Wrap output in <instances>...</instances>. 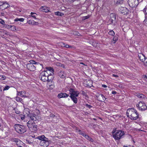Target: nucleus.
Masks as SVG:
<instances>
[{"mask_svg": "<svg viewBox=\"0 0 147 147\" xmlns=\"http://www.w3.org/2000/svg\"><path fill=\"white\" fill-rule=\"evenodd\" d=\"M55 14L56 15L60 16H62L63 15V13H61L59 11L55 12Z\"/></svg>", "mask_w": 147, "mask_h": 147, "instance_id": "7c9ffc66", "label": "nucleus"}, {"mask_svg": "<svg viewBox=\"0 0 147 147\" xmlns=\"http://www.w3.org/2000/svg\"><path fill=\"white\" fill-rule=\"evenodd\" d=\"M30 63H32V64L33 65L34 64H36V63L35 62V61H34V60H30Z\"/></svg>", "mask_w": 147, "mask_h": 147, "instance_id": "a18cd8bd", "label": "nucleus"}, {"mask_svg": "<svg viewBox=\"0 0 147 147\" xmlns=\"http://www.w3.org/2000/svg\"><path fill=\"white\" fill-rule=\"evenodd\" d=\"M143 11L145 12V16L147 17V7L144 9Z\"/></svg>", "mask_w": 147, "mask_h": 147, "instance_id": "a19ab883", "label": "nucleus"}, {"mask_svg": "<svg viewBox=\"0 0 147 147\" xmlns=\"http://www.w3.org/2000/svg\"><path fill=\"white\" fill-rule=\"evenodd\" d=\"M26 142L27 144H33L32 142V141H30L29 140H26Z\"/></svg>", "mask_w": 147, "mask_h": 147, "instance_id": "58836bf2", "label": "nucleus"}, {"mask_svg": "<svg viewBox=\"0 0 147 147\" xmlns=\"http://www.w3.org/2000/svg\"><path fill=\"white\" fill-rule=\"evenodd\" d=\"M39 78L42 81L48 82L51 81L53 78L50 76L47 72L45 71V70L41 72L40 74Z\"/></svg>", "mask_w": 147, "mask_h": 147, "instance_id": "7ed1b4c3", "label": "nucleus"}, {"mask_svg": "<svg viewBox=\"0 0 147 147\" xmlns=\"http://www.w3.org/2000/svg\"><path fill=\"white\" fill-rule=\"evenodd\" d=\"M72 47L71 46L68 45H67V44H66L65 46V47L66 48H71Z\"/></svg>", "mask_w": 147, "mask_h": 147, "instance_id": "603ef678", "label": "nucleus"}, {"mask_svg": "<svg viewBox=\"0 0 147 147\" xmlns=\"http://www.w3.org/2000/svg\"><path fill=\"white\" fill-rule=\"evenodd\" d=\"M63 98H67L69 96V95L65 93H62Z\"/></svg>", "mask_w": 147, "mask_h": 147, "instance_id": "72a5a7b5", "label": "nucleus"}, {"mask_svg": "<svg viewBox=\"0 0 147 147\" xmlns=\"http://www.w3.org/2000/svg\"><path fill=\"white\" fill-rule=\"evenodd\" d=\"M36 16L37 15H36L35 14H34L30 16H29L32 17H33L34 18V19H36Z\"/></svg>", "mask_w": 147, "mask_h": 147, "instance_id": "de8ad7c7", "label": "nucleus"}, {"mask_svg": "<svg viewBox=\"0 0 147 147\" xmlns=\"http://www.w3.org/2000/svg\"><path fill=\"white\" fill-rule=\"evenodd\" d=\"M6 77L4 75H1L0 76V79H1L3 80H5Z\"/></svg>", "mask_w": 147, "mask_h": 147, "instance_id": "ea45409f", "label": "nucleus"}, {"mask_svg": "<svg viewBox=\"0 0 147 147\" xmlns=\"http://www.w3.org/2000/svg\"><path fill=\"white\" fill-rule=\"evenodd\" d=\"M76 130H77L78 131V132L80 135H82V136L83 137H84L85 136V135L86 134H85L83 132L81 131V130L79 129L78 130L77 129H76Z\"/></svg>", "mask_w": 147, "mask_h": 147, "instance_id": "c756f323", "label": "nucleus"}, {"mask_svg": "<svg viewBox=\"0 0 147 147\" xmlns=\"http://www.w3.org/2000/svg\"><path fill=\"white\" fill-rule=\"evenodd\" d=\"M47 70H45L46 72H47L50 76L53 78V75L54 74L53 72L54 70L51 67H48L47 68Z\"/></svg>", "mask_w": 147, "mask_h": 147, "instance_id": "f8f14e48", "label": "nucleus"}, {"mask_svg": "<svg viewBox=\"0 0 147 147\" xmlns=\"http://www.w3.org/2000/svg\"><path fill=\"white\" fill-rule=\"evenodd\" d=\"M70 1L73 2L74 0H69Z\"/></svg>", "mask_w": 147, "mask_h": 147, "instance_id": "774afa93", "label": "nucleus"}, {"mask_svg": "<svg viewBox=\"0 0 147 147\" xmlns=\"http://www.w3.org/2000/svg\"><path fill=\"white\" fill-rule=\"evenodd\" d=\"M90 16L89 15L84 16L83 17V19L84 20H85L88 18H89Z\"/></svg>", "mask_w": 147, "mask_h": 147, "instance_id": "49530a36", "label": "nucleus"}, {"mask_svg": "<svg viewBox=\"0 0 147 147\" xmlns=\"http://www.w3.org/2000/svg\"><path fill=\"white\" fill-rule=\"evenodd\" d=\"M58 75L61 78H64L67 76V74L64 71H61L58 73Z\"/></svg>", "mask_w": 147, "mask_h": 147, "instance_id": "2eb2a0df", "label": "nucleus"}, {"mask_svg": "<svg viewBox=\"0 0 147 147\" xmlns=\"http://www.w3.org/2000/svg\"><path fill=\"white\" fill-rule=\"evenodd\" d=\"M27 126L30 130L33 131H36L37 130V126L34 121H29L27 123Z\"/></svg>", "mask_w": 147, "mask_h": 147, "instance_id": "39448f33", "label": "nucleus"}, {"mask_svg": "<svg viewBox=\"0 0 147 147\" xmlns=\"http://www.w3.org/2000/svg\"><path fill=\"white\" fill-rule=\"evenodd\" d=\"M138 57L140 60L142 62H145V59H146V58L144 55L142 53H140L138 54Z\"/></svg>", "mask_w": 147, "mask_h": 147, "instance_id": "dca6fc26", "label": "nucleus"}, {"mask_svg": "<svg viewBox=\"0 0 147 147\" xmlns=\"http://www.w3.org/2000/svg\"><path fill=\"white\" fill-rule=\"evenodd\" d=\"M0 90L2 91V87L0 86Z\"/></svg>", "mask_w": 147, "mask_h": 147, "instance_id": "0e129e2a", "label": "nucleus"}, {"mask_svg": "<svg viewBox=\"0 0 147 147\" xmlns=\"http://www.w3.org/2000/svg\"><path fill=\"white\" fill-rule=\"evenodd\" d=\"M24 19L23 18H16L14 19V21L15 22H17L16 23V24H18L20 25L21 24V23H19V22H18V21H19L21 22H23L24 21Z\"/></svg>", "mask_w": 147, "mask_h": 147, "instance_id": "a211bd4d", "label": "nucleus"}, {"mask_svg": "<svg viewBox=\"0 0 147 147\" xmlns=\"http://www.w3.org/2000/svg\"><path fill=\"white\" fill-rule=\"evenodd\" d=\"M30 14L31 15H32L34 14H35L36 15H37V14L36 13H35L31 12L30 13Z\"/></svg>", "mask_w": 147, "mask_h": 147, "instance_id": "052dcab7", "label": "nucleus"}, {"mask_svg": "<svg viewBox=\"0 0 147 147\" xmlns=\"http://www.w3.org/2000/svg\"><path fill=\"white\" fill-rule=\"evenodd\" d=\"M26 67L30 71H34L36 69V67L32 63H28L26 65Z\"/></svg>", "mask_w": 147, "mask_h": 147, "instance_id": "ddd939ff", "label": "nucleus"}, {"mask_svg": "<svg viewBox=\"0 0 147 147\" xmlns=\"http://www.w3.org/2000/svg\"><path fill=\"white\" fill-rule=\"evenodd\" d=\"M145 62H144V65L146 66H147V58H146V59H145Z\"/></svg>", "mask_w": 147, "mask_h": 147, "instance_id": "3c124183", "label": "nucleus"}, {"mask_svg": "<svg viewBox=\"0 0 147 147\" xmlns=\"http://www.w3.org/2000/svg\"><path fill=\"white\" fill-rule=\"evenodd\" d=\"M61 46L63 47H65L66 44L63 42H61L60 43Z\"/></svg>", "mask_w": 147, "mask_h": 147, "instance_id": "8fccbe9b", "label": "nucleus"}, {"mask_svg": "<svg viewBox=\"0 0 147 147\" xmlns=\"http://www.w3.org/2000/svg\"><path fill=\"white\" fill-rule=\"evenodd\" d=\"M40 9L41 11L45 12H48L49 11V10L48 9L46 6H42L41 7Z\"/></svg>", "mask_w": 147, "mask_h": 147, "instance_id": "412c9836", "label": "nucleus"}, {"mask_svg": "<svg viewBox=\"0 0 147 147\" xmlns=\"http://www.w3.org/2000/svg\"><path fill=\"white\" fill-rule=\"evenodd\" d=\"M115 3L117 4H122L123 2V0H115Z\"/></svg>", "mask_w": 147, "mask_h": 147, "instance_id": "c85d7f7f", "label": "nucleus"}, {"mask_svg": "<svg viewBox=\"0 0 147 147\" xmlns=\"http://www.w3.org/2000/svg\"><path fill=\"white\" fill-rule=\"evenodd\" d=\"M0 23L1 24L3 25L5 24V22L4 21L1 19H0Z\"/></svg>", "mask_w": 147, "mask_h": 147, "instance_id": "37998d69", "label": "nucleus"}, {"mask_svg": "<svg viewBox=\"0 0 147 147\" xmlns=\"http://www.w3.org/2000/svg\"><path fill=\"white\" fill-rule=\"evenodd\" d=\"M58 97L59 98H63L62 93L59 94L58 95Z\"/></svg>", "mask_w": 147, "mask_h": 147, "instance_id": "c03bdc74", "label": "nucleus"}, {"mask_svg": "<svg viewBox=\"0 0 147 147\" xmlns=\"http://www.w3.org/2000/svg\"><path fill=\"white\" fill-rule=\"evenodd\" d=\"M137 96L140 98H142L145 97V96L141 94H139L137 95Z\"/></svg>", "mask_w": 147, "mask_h": 147, "instance_id": "473e14b6", "label": "nucleus"}, {"mask_svg": "<svg viewBox=\"0 0 147 147\" xmlns=\"http://www.w3.org/2000/svg\"><path fill=\"white\" fill-rule=\"evenodd\" d=\"M37 138L41 141H42L45 139L47 140L48 138L45 137L44 135H42L38 136Z\"/></svg>", "mask_w": 147, "mask_h": 147, "instance_id": "aec40b11", "label": "nucleus"}, {"mask_svg": "<svg viewBox=\"0 0 147 147\" xmlns=\"http://www.w3.org/2000/svg\"><path fill=\"white\" fill-rule=\"evenodd\" d=\"M14 128L16 131L19 134L24 133L26 131L25 126L20 124L15 125Z\"/></svg>", "mask_w": 147, "mask_h": 147, "instance_id": "20e7f679", "label": "nucleus"}, {"mask_svg": "<svg viewBox=\"0 0 147 147\" xmlns=\"http://www.w3.org/2000/svg\"><path fill=\"white\" fill-rule=\"evenodd\" d=\"M27 23L29 24H31L32 25H36V24H37V22H36L34 20H29L28 21Z\"/></svg>", "mask_w": 147, "mask_h": 147, "instance_id": "393cba45", "label": "nucleus"}, {"mask_svg": "<svg viewBox=\"0 0 147 147\" xmlns=\"http://www.w3.org/2000/svg\"><path fill=\"white\" fill-rule=\"evenodd\" d=\"M117 93V92L115 91H113L112 92V93L113 94H116Z\"/></svg>", "mask_w": 147, "mask_h": 147, "instance_id": "6e6d98bb", "label": "nucleus"}, {"mask_svg": "<svg viewBox=\"0 0 147 147\" xmlns=\"http://www.w3.org/2000/svg\"><path fill=\"white\" fill-rule=\"evenodd\" d=\"M109 35H111L112 36H113L115 35V32H114L112 30L110 31L109 32Z\"/></svg>", "mask_w": 147, "mask_h": 147, "instance_id": "f704fd0d", "label": "nucleus"}, {"mask_svg": "<svg viewBox=\"0 0 147 147\" xmlns=\"http://www.w3.org/2000/svg\"><path fill=\"white\" fill-rule=\"evenodd\" d=\"M143 78H144V80H145L146 81H147V77L146 76H143Z\"/></svg>", "mask_w": 147, "mask_h": 147, "instance_id": "5fc2aeb1", "label": "nucleus"}, {"mask_svg": "<svg viewBox=\"0 0 147 147\" xmlns=\"http://www.w3.org/2000/svg\"><path fill=\"white\" fill-rule=\"evenodd\" d=\"M15 99L17 101L21 102L23 104V101L21 98L18 96H16L15 98Z\"/></svg>", "mask_w": 147, "mask_h": 147, "instance_id": "cd10ccee", "label": "nucleus"}, {"mask_svg": "<svg viewBox=\"0 0 147 147\" xmlns=\"http://www.w3.org/2000/svg\"><path fill=\"white\" fill-rule=\"evenodd\" d=\"M20 117L21 119L22 120H24L25 119V115H23L22 114H20Z\"/></svg>", "mask_w": 147, "mask_h": 147, "instance_id": "e433bc0d", "label": "nucleus"}, {"mask_svg": "<svg viewBox=\"0 0 147 147\" xmlns=\"http://www.w3.org/2000/svg\"><path fill=\"white\" fill-rule=\"evenodd\" d=\"M24 114L25 113L27 115V116H28V115L29 114H31V113H30L29 111V110L28 109H25L23 111Z\"/></svg>", "mask_w": 147, "mask_h": 147, "instance_id": "bb28decb", "label": "nucleus"}, {"mask_svg": "<svg viewBox=\"0 0 147 147\" xmlns=\"http://www.w3.org/2000/svg\"><path fill=\"white\" fill-rule=\"evenodd\" d=\"M119 11L121 13L125 15L127 13L128 10L126 7H121L119 8Z\"/></svg>", "mask_w": 147, "mask_h": 147, "instance_id": "4468645a", "label": "nucleus"}, {"mask_svg": "<svg viewBox=\"0 0 147 147\" xmlns=\"http://www.w3.org/2000/svg\"><path fill=\"white\" fill-rule=\"evenodd\" d=\"M11 29L12 30L15 31H16V27L15 26H13L11 27Z\"/></svg>", "mask_w": 147, "mask_h": 147, "instance_id": "c9c22d12", "label": "nucleus"}, {"mask_svg": "<svg viewBox=\"0 0 147 147\" xmlns=\"http://www.w3.org/2000/svg\"><path fill=\"white\" fill-rule=\"evenodd\" d=\"M17 95L22 97L24 94H25L26 92L24 91H18L17 90Z\"/></svg>", "mask_w": 147, "mask_h": 147, "instance_id": "6ab92c4d", "label": "nucleus"}, {"mask_svg": "<svg viewBox=\"0 0 147 147\" xmlns=\"http://www.w3.org/2000/svg\"><path fill=\"white\" fill-rule=\"evenodd\" d=\"M55 117V116L53 114H51L50 115V117L54 118Z\"/></svg>", "mask_w": 147, "mask_h": 147, "instance_id": "864d4df0", "label": "nucleus"}, {"mask_svg": "<svg viewBox=\"0 0 147 147\" xmlns=\"http://www.w3.org/2000/svg\"><path fill=\"white\" fill-rule=\"evenodd\" d=\"M118 40V37L117 36H114L113 38V43H115L116 41Z\"/></svg>", "mask_w": 147, "mask_h": 147, "instance_id": "2f4dec72", "label": "nucleus"}, {"mask_svg": "<svg viewBox=\"0 0 147 147\" xmlns=\"http://www.w3.org/2000/svg\"><path fill=\"white\" fill-rule=\"evenodd\" d=\"M86 106L87 107H88L89 109H91L92 107V106H91V105L88 104H86Z\"/></svg>", "mask_w": 147, "mask_h": 147, "instance_id": "09e8293b", "label": "nucleus"}, {"mask_svg": "<svg viewBox=\"0 0 147 147\" xmlns=\"http://www.w3.org/2000/svg\"><path fill=\"white\" fill-rule=\"evenodd\" d=\"M114 22H115L114 21H113L111 20V19L110 18L109 19V20H108L107 22L109 23V24H111L113 23Z\"/></svg>", "mask_w": 147, "mask_h": 147, "instance_id": "79ce46f5", "label": "nucleus"}, {"mask_svg": "<svg viewBox=\"0 0 147 147\" xmlns=\"http://www.w3.org/2000/svg\"><path fill=\"white\" fill-rule=\"evenodd\" d=\"M126 114L127 116L132 120H136L139 117V115L137 111L134 108L128 109Z\"/></svg>", "mask_w": 147, "mask_h": 147, "instance_id": "f257e3e1", "label": "nucleus"}, {"mask_svg": "<svg viewBox=\"0 0 147 147\" xmlns=\"http://www.w3.org/2000/svg\"><path fill=\"white\" fill-rule=\"evenodd\" d=\"M12 141L15 142L18 147H26L25 144L18 139H13Z\"/></svg>", "mask_w": 147, "mask_h": 147, "instance_id": "6e6552de", "label": "nucleus"}, {"mask_svg": "<svg viewBox=\"0 0 147 147\" xmlns=\"http://www.w3.org/2000/svg\"><path fill=\"white\" fill-rule=\"evenodd\" d=\"M98 98L99 100L101 102H103L106 99L105 96L102 94L99 95Z\"/></svg>", "mask_w": 147, "mask_h": 147, "instance_id": "f3484780", "label": "nucleus"}, {"mask_svg": "<svg viewBox=\"0 0 147 147\" xmlns=\"http://www.w3.org/2000/svg\"><path fill=\"white\" fill-rule=\"evenodd\" d=\"M110 18L111 20L115 21L116 16L114 13H111L110 14Z\"/></svg>", "mask_w": 147, "mask_h": 147, "instance_id": "b1692460", "label": "nucleus"}, {"mask_svg": "<svg viewBox=\"0 0 147 147\" xmlns=\"http://www.w3.org/2000/svg\"><path fill=\"white\" fill-rule=\"evenodd\" d=\"M51 143V141L48 138H47V140L45 139L44 140L41 141L40 143V145L44 147H47L49 146Z\"/></svg>", "mask_w": 147, "mask_h": 147, "instance_id": "1a4fd4ad", "label": "nucleus"}, {"mask_svg": "<svg viewBox=\"0 0 147 147\" xmlns=\"http://www.w3.org/2000/svg\"><path fill=\"white\" fill-rule=\"evenodd\" d=\"M10 88V86H6L3 89V91L8 90Z\"/></svg>", "mask_w": 147, "mask_h": 147, "instance_id": "4c0bfd02", "label": "nucleus"}, {"mask_svg": "<svg viewBox=\"0 0 147 147\" xmlns=\"http://www.w3.org/2000/svg\"><path fill=\"white\" fill-rule=\"evenodd\" d=\"M113 138L116 141H118L122 138L124 135V131L121 130H116V129H114L112 132Z\"/></svg>", "mask_w": 147, "mask_h": 147, "instance_id": "f03ea898", "label": "nucleus"}, {"mask_svg": "<svg viewBox=\"0 0 147 147\" xmlns=\"http://www.w3.org/2000/svg\"><path fill=\"white\" fill-rule=\"evenodd\" d=\"M69 97L71 98L72 100L75 103H77L78 102V99L76 97L77 96H70Z\"/></svg>", "mask_w": 147, "mask_h": 147, "instance_id": "4be33fe9", "label": "nucleus"}, {"mask_svg": "<svg viewBox=\"0 0 147 147\" xmlns=\"http://www.w3.org/2000/svg\"><path fill=\"white\" fill-rule=\"evenodd\" d=\"M69 91L70 94V96H78L80 93L79 92L75 90L72 88L70 89Z\"/></svg>", "mask_w": 147, "mask_h": 147, "instance_id": "9b49d317", "label": "nucleus"}, {"mask_svg": "<svg viewBox=\"0 0 147 147\" xmlns=\"http://www.w3.org/2000/svg\"><path fill=\"white\" fill-rule=\"evenodd\" d=\"M138 0H128V3L130 7H135L138 4Z\"/></svg>", "mask_w": 147, "mask_h": 147, "instance_id": "9d476101", "label": "nucleus"}, {"mask_svg": "<svg viewBox=\"0 0 147 147\" xmlns=\"http://www.w3.org/2000/svg\"><path fill=\"white\" fill-rule=\"evenodd\" d=\"M15 110V112L17 114H19L20 113V112L18 111V110Z\"/></svg>", "mask_w": 147, "mask_h": 147, "instance_id": "13d9d810", "label": "nucleus"}, {"mask_svg": "<svg viewBox=\"0 0 147 147\" xmlns=\"http://www.w3.org/2000/svg\"><path fill=\"white\" fill-rule=\"evenodd\" d=\"M137 107L139 110L141 111H144L147 109V106L145 103L143 102L140 101L136 105Z\"/></svg>", "mask_w": 147, "mask_h": 147, "instance_id": "0eeeda50", "label": "nucleus"}, {"mask_svg": "<svg viewBox=\"0 0 147 147\" xmlns=\"http://www.w3.org/2000/svg\"><path fill=\"white\" fill-rule=\"evenodd\" d=\"M138 130L139 131H143L142 130H141V129H138Z\"/></svg>", "mask_w": 147, "mask_h": 147, "instance_id": "338daca9", "label": "nucleus"}, {"mask_svg": "<svg viewBox=\"0 0 147 147\" xmlns=\"http://www.w3.org/2000/svg\"><path fill=\"white\" fill-rule=\"evenodd\" d=\"M84 137L91 142H93L94 141L88 135L86 134Z\"/></svg>", "mask_w": 147, "mask_h": 147, "instance_id": "a878e982", "label": "nucleus"}, {"mask_svg": "<svg viewBox=\"0 0 147 147\" xmlns=\"http://www.w3.org/2000/svg\"><path fill=\"white\" fill-rule=\"evenodd\" d=\"M102 86L104 88H106L107 87V86L105 84H102Z\"/></svg>", "mask_w": 147, "mask_h": 147, "instance_id": "680f3d73", "label": "nucleus"}, {"mask_svg": "<svg viewBox=\"0 0 147 147\" xmlns=\"http://www.w3.org/2000/svg\"><path fill=\"white\" fill-rule=\"evenodd\" d=\"M22 97H24L25 98V97H27V96H26V95H23V96H22Z\"/></svg>", "mask_w": 147, "mask_h": 147, "instance_id": "69168bd1", "label": "nucleus"}, {"mask_svg": "<svg viewBox=\"0 0 147 147\" xmlns=\"http://www.w3.org/2000/svg\"><path fill=\"white\" fill-rule=\"evenodd\" d=\"M1 6L2 8L4 9H5L9 7V5L8 3L5 2L3 4L1 5Z\"/></svg>", "mask_w": 147, "mask_h": 147, "instance_id": "5701e85b", "label": "nucleus"}, {"mask_svg": "<svg viewBox=\"0 0 147 147\" xmlns=\"http://www.w3.org/2000/svg\"><path fill=\"white\" fill-rule=\"evenodd\" d=\"M112 76H113V77H116V78H117L118 77V76L117 75H115L114 74H113L112 75Z\"/></svg>", "mask_w": 147, "mask_h": 147, "instance_id": "4d7b16f0", "label": "nucleus"}, {"mask_svg": "<svg viewBox=\"0 0 147 147\" xmlns=\"http://www.w3.org/2000/svg\"><path fill=\"white\" fill-rule=\"evenodd\" d=\"M80 64H83V65H84L85 66H87V65H85V64H84V63H83L81 62V63H80Z\"/></svg>", "mask_w": 147, "mask_h": 147, "instance_id": "e2e57ef3", "label": "nucleus"}, {"mask_svg": "<svg viewBox=\"0 0 147 147\" xmlns=\"http://www.w3.org/2000/svg\"><path fill=\"white\" fill-rule=\"evenodd\" d=\"M28 117L29 119V121H34V122L36 121H39L40 119V117L37 115L35 114L34 113L29 114L28 115Z\"/></svg>", "mask_w": 147, "mask_h": 147, "instance_id": "423d86ee", "label": "nucleus"}, {"mask_svg": "<svg viewBox=\"0 0 147 147\" xmlns=\"http://www.w3.org/2000/svg\"><path fill=\"white\" fill-rule=\"evenodd\" d=\"M145 19L144 20V21L147 24V17L145 16Z\"/></svg>", "mask_w": 147, "mask_h": 147, "instance_id": "bf43d9fd", "label": "nucleus"}]
</instances>
